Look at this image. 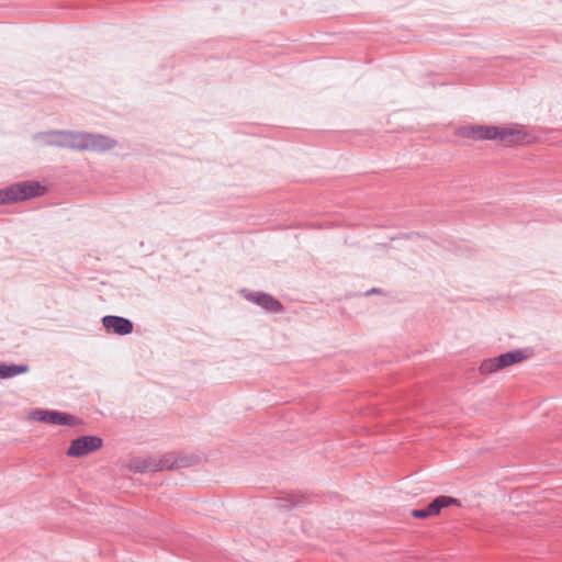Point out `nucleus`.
<instances>
[{
    "label": "nucleus",
    "mask_w": 562,
    "mask_h": 562,
    "mask_svg": "<svg viewBox=\"0 0 562 562\" xmlns=\"http://www.w3.org/2000/svg\"><path fill=\"white\" fill-rule=\"evenodd\" d=\"M458 135L475 140H495L498 139L506 146L521 142L526 133L518 127H498L488 125H468L460 127Z\"/></svg>",
    "instance_id": "1"
},
{
    "label": "nucleus",
    "mask_w": 562,
    "mask_h": 562,
    "mask_svg": "<svg viewBox=\"0 0 562 562\" xmlns=\"http://www.w3.org/2000/svg\"><path fill=\"white\" fill-rule=\"evenodd\" d=\"M68 148L78 150H108L115 142L106 136L91 133L69 132Z\"/></svg>",
    "instance_id": "2"
},
{
    "label": "nucleus",
    "mask_w": 562,
    "mask_h": 562,
    "mask_svg": "<svg viewBox=\"0 0 562 562\" xmlns=\"http://www.w3.org/2000/svg\"><path fill=\"white\" fill-rule=\"evenodd\" d=\"M38 182L24 181L0 190V204L23 201L41 194Z\"/></svg>",
    "instance_id": "3"
},
{
    "label": "nucleus",
    "mask_w": 562,
    "mask_h": 562,
    "mask_svg": "<svg viewBox=\"0 0 562 562\" xmlns=\"http://www.w3.org/2000/svg\"><path fill=\"white\" fill-rule=\"evenodd\" d=\"M524 359H526V355L522 350L509 351L497 357L483 360L480 366V371L483 374H492L514 363H518Z\"/></svg>",
    "instance_id": "4"
},
{
    "label": "nucleus",
    "mask_w": 562,
    "mask_h": 562,
    "mask_svg": "<svg viewBox=\"0 0 562 562\" xmlns=\"http://www.w3.org/2000/svg\"><path fill=\"white\" fill-rule=\"evenodd\" d=\"M102 439L98 436H82L74 439L66 454L72 458H81L102 447Z\"/></svg>",
    "instance_id": "5"
},
{
    "label": "nucleus",
    "mask_w": 562,
    "mask_h": 562,
    "mask_svg": "<svg viewBox=\"0 0 562 562\" xmlns=\"http://www.w3.org/2000/svg\"><path fill=\"white\" fill-rule=\"evenodd\" d=\"M176 465V461L171 456H165L159 459L146 458L133 461L131 469L134 472H148V471H160L165 469H172Z\"/></svg>",
    "instance_id": "6"
},
{
    "label": "nucleus",
    "mask_w": 562,
    "mask_h": 562,
    "mask_svg": "<svg viewBox=\"0 0 562 562\" xmlns=\"http://www.w3.org/2000/svg\"><path fill=\"white\" fill-rule=\"evenodd\" d=\"M450 505H460V503L454 497L441 495L436 497L427 507L413 509L411 514L415 518L425 519L438 515L442 508Z\"/></svg>",
    "instance_id": "7"
},
{
    "label": "nucleus",
    "mask_w": 562,
    "mask_h": 562,
    "mask_svg": "<svg viewBox=\"0 0 562 562\" xmlns=\"http://www.w3.org/2000/svg\"><path fill=\"white\" fill-rule=\"evenodd\" d=\"M241 294L247 301L261 306L268 312L280 313L283 310L282 304L268 293L243 290Z\"/></svg>",
    "instance_id": "8"
},
{
    "label": "nucleus",
    "mask_w": 562,
    "mask_h": 562,
    "mask_svg": "<svg viewBox=\"0 0 562 562\" xmlns=\"http://www.w3.org/2000/svg\"><path fill=\"white\" fill-rule=\"evenodd\" d=\"M102 325L108 331L121 336L128 335L133 331L132 322L121 316L106 315L102 318Z\"/></svg>",
    "instance_id": "9"
},
{
    "label": "nucleus",
    "mask_w": 562,
    "mask_h": 562,
    "mask_svg": "<svg viewBox=\"0 0 562 562\" xmlns=\"http://www.w3.org/2000/svg\"><path fill=\"white\" fill-rule=\"evenodd\" d=\"M48 424L52 425H66V426H77L81 424L80 419L74 415L68 413L50 411L47 419Z\"/></svg>",
    "instance_id": "10"
},
{
    "label": "nucleus",
    "mask_w": 562,
    "mask_h": 562,
    "mask_svg": "<svg viewBox=\"0 0 562 562\" xmlns=\"http://www.w3.org/2000/svg\"><path fill=\"white\" fill-rule=\"evenodd\" d=\"M29 371L26 364H5L0 363V379L13 378L15 375L25 373Z\"/></svg>",
    "instance_id": "11"
},
{
    "label": "nucleus",
    "mask_w": 562,
    "mask_h": 562,
    "mask_svg": "<svg viewBox=\"0 0 562 562\" xmlns=\"http://www.w3.org/2000/svg\"><path fill=\"white\" fill-rule=\"evenodd\" d=\"M48 135L52 137V139L48 140V144L68 148L66 143L69 142V138L67 137L69 136V131H55L50 132Z\"/></svg>",
    "instance_id": "12"
},
{
    "label": "nucleus",
    "mask_w": 562,
    "mask_h": 562,
    "mask_svg": "<svg viewBox=\"0 0 562 562\" xmlns=\"http://www.w3.org/2000/svg\"><path fill=\"white\" fill-rule=\"evenodd\" d=\"M49 412L50 411L36 409L32 413V418L37 422L47 423Z\"/></svg>",
    "instance_id": "13"
}]
</instances>
